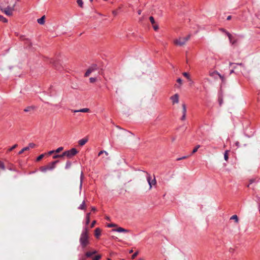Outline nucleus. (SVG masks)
<instances>
[{
    "instance_id": "f257e3e1",
    "label": "nucleus",
    "mask_w": 260,
    "mask_h": 260,
    "mask_svg": "<svg viewBox=\"0 0 260 260\" xmlns=\"http://www.w3.org/2000/svg\"><path fill=\"white\" fill-rule=\"evenodd\" d=\"M79 242L83 248H85L90 244L89 232L87 228H85L82 232L79 238Z\"/></svg>"
},
{
    "instance_id": "f03ea898",
    "label": "nucleus",
    "mask_w": 260,
    "mask_h": 260,
    "mask_svg": "<svg viewBox=\"0 0 260 260\" xmlns=\"http://www.w3.org/2000/svg\"><path fill=\"white\" fill-rule=\"evenodd\" d=\"M15 6V4H14L12 6H7V7H5V5L4 4L2 3L0 8L2 12H3L7 16H11L13 15V11H14V8Z\"/></svg>"
},
{
    "instance_id": "7ed1b4c3",
    "label": "nucleus",
    "mask_w": 260,
    "mask_h": 260,
    "mask_svg": "<svg viewBox=\"0 0 260 260\" xmlns=\"http://www.w3.org/2000/svg\"><path fill=\"white\" fill-rule=\"evenodd\" d=\"M190 36L188 35L185 37H180L174 40V43L177 46H182L184 45L189 40Z\"/></svg>"
},
{
    "instance_id": "20e7f679",
    "label": "nucleus",
    "mask_w": 260,
    "mask_h": 260,
    "mask_svg": "<svg viewBox=\"0 0 260 260\" xmlns=\"http://www.w3.org/2000/svg\"><path fill=\"white\" fill-rule=\"evenodd\" d=\"M58 162V160L51 162L45 166L41 167L40 170L42 172H46L47 171L52 170L55 168L56 164Z\"/></svg>"
},
{
    "instance_id": "39448f33",
    "label": "nucleus",
    "mask_w": 260,
    "mask_h": 260,
    "mask_svg": "<svg viewBox=\"0 0 260 260\" xmlns=\"http://www.w3.org/2000/svg\"><path fill=\"white\" fill-rule=\"evenodd\" d=\"M78 153V151L75 148H72L70 150L66 151L63 152V155L71 158Z\"/></svg>"
},
{
    "instance_id": "423d86ee",
    "label": "nucleus",
    "mask_w": 260,
    "mask_h": 260,
    "mask_svg": "<svg viewBox=\"0 0 260 260\" xmlns=\"http://www.w3.org/2000/svg\"><path fill=\"white\" fill-rule=\"evenodd\" d=\"M147 180L149 185V190L152 188L153 185H155L156 184V181L154 177L152 178L151 176L150 175H148L147 176Z\"/></svg>"
},
{
    "instance_id": "0eeeda50",
    "label": "nucleus",
    "mask_w": 260,
    "mask_h": 260,
    "mask_svg": "<svg viewBox=\"0 0 260 260\" xmlns=\"http://www.w3.org/2000/svg\"><path fill=\"white\" fill-rule=\"evenodd\" d=\"M235 69H239L240 71L243 73V74L246 75V72L248 73L249 72L246 71V67L242 63L236 64V66L234 67Z\"/></svg>"
},
{
    "instance_id": "6e6552de",
    "label": "nucleus",
    "mask_w": 260,
    "mask_h": 260,
    "mask_svg": "<svg viewBox=\"0 0 260 260\" xmlns=\"http://www.w3.org/2000/svg\"><path fill=\"white\" fill-rule=\"evenodd\" d=\"M209 75L215 79H217L218 77H219L222 81L223 80V76L219 74L217 71L210 72Z\"/></svg>"
},
{
    "instance_id": "1a4fd4ad",
    "label": "nucleus",
    "mask_w": 260,
    "mask_h": 260,
    "mask_svg": "<svg viewBox=\"0 0 260 260\" xmlns=\"http://www.w3.org/2000/svg\"><path fill=\"white\" fill-rule=\"evenodd\" d=\"M179 96L178 94L176 93L170 97V100L173 105L178 104L179 103Z\"/></svg>"
},
{
    "instance_id": "9d476101",
    "label": "nucleus",
    "mask_w": 260,
    "mask_h": 260,
    "mask_svg": "<svg viewBox=\"0 0 260 260\" xmlns=\"http://www.w3.org/2000/svg\"><path fill=\"white\" fill-rule=\"evenodd\" d=\"M112 231L113 232H117L118 233H127L129 232L128 230L125 229L121 227H118L116 229H113Z\"/></svg>"
},
{
    "instance_id": "9b49d317",
    "label": "nucleus",
    "mask_w": 260,
    "mask_h": 260,
    "mask_svg": "<svg viewBox=\"0 0 260 260\" xmlns=\"http://www.w3.org/2000/svg\"><path fill=\"white\" fill-rule=\"evenodd\" d=\"M73 112L74 113H77V112H84V113H86V112H89V109H88V108H83V109H81L80 110H73Z\"/></svg>"
},
{
    "instance_id": "f8f14e48",
    "label": "nucleus",
    "mask_w": 260,
    "mask_h": 260,
    "mask_svg": "<svg viewBox=\"0 0 260 260\" xmlns=\"http://www.w3.org/2000/svg\"><path fill=\"white\" fill-rule=\"evenodd\" d=\"M101 234V230L100 228H96L94 230V235L96 238H99Z\"/></svg>"
},
{
    "instance_id": "ddd939ff",
    "label": "nucleus",
    "mask_w": 260,
    "mask_h": 260,
    "mask_svg": "<svg viewBox=\"0 0 260 260\" xmlns=\"http://www.w3.org/2000/svg\"><path fill=\"white\" fill-rule=\"evenodd\" d=\"M45 16L44 15L41 18L37 20V22L40 24L43 25L45 23Z\"/></svg>"
},
{
    "instance_id": "4468645a",
    "label": "nucleus",
    "mask_w": 260,
    "mask_h": 260,
    "mask_svg": "<svg viewBox=\"0 0 260 260\" xmlns=\"http://www.w3.org/2000/svg\"><path fill=\"white\" fill-rule=\"evenodd\" d=\"M94 70V69L93 68H89L85 73V76L86 77H87L89 76V75Z\"/></svg>"
},
{
    "instance_id": "2eb2a0df",
    "label": "nucleus",
    "mask_w": 260,
    "mask_h": 260,
    "mask_svg": "<svg viewBox=\"0 0 260 260\" xmlns=\"http://www.w3.org/2000/svg\"><path fill=\"white\" fill-rule=\"evenodd\" d=\"M87 142V139H82L80 140L78 142V143L80 145L83 146Z\"/></svg>"
},
{
    "instance_id": "dca6fc26",
    "label": "nucleus",
    "mask_w": 260,
    "mask_h": 260,
    "mask_svg": "<svg viewBox=\"0 0 260 260\" xmlns=\"http://www.w3.org/2000/svg\"><path fill=\"white\" fill-rule=\"evenodd\" d=\"M96 253V250L93 251L92 252L88 251L85 253V256L87 257H90L92 255H93Z\"/></svg>"
},
{
    "instance_id": "f3484780",
    "label": "nucleus",
    "mask_w": 260,
    "mask_h": 260,
    "mask_svg": "<svg viewBox=\"0 0 260 260\" xmlns=\"http://www.w3.org/2000/svg\"><path fill=\"white\" fill-rule=\"evenodd\" d=\"M230 219H233V220H234L235 221L238 223V222H239V219H238V217L237 216V215H233L230 218Z\"/></svg>"
},
{
    "instance_id": "a211bd4d",
    "label": "nucleus",
    "mask_w": 260,
    "mask_h": 260,
    "mask_svg": "<svg viewBox=\"0 0 260 260\" xmlns=\"http://www.w3.org/2000/svg\"><path fill=\"white\" fill-rule=\"evenodd\" d=\"M90 213H88L86 215V224L88 225L90 222Z\"/></svg>"
},
{
    "instance_id": "6ab92c4d",
    "label": "nucleus",
    "mask_w": 260,
    "mask_h": 260,
    "mask_svg": "<svg viewBox=\"0 0 260 260\" xmlns=\"http://www.w3.org/2000/svg\"><path fill=\"white\" fill-rule=\"evenodd\" d=\"M85 208H86L85 202V201H83L82 204L79 207V209H81V210H84V209H85Z\"/></svg>"
},
{
    "instance_id": "aec40b11",
    "label": "nucleus",
    "mask_w": 260,
    "mask_h": 260,
    "mask_svg": "<svg viewBox=\"0 0 260 260\" xmlns=\"http://www.w3.org/2000/svg\"><path fill=\"white\" fill-rule=\"evenodd\" d=\"M229 152V150H226V151L224 152V159H225L226 161H228V159H229V156H228Z\"/></svg>"
},
{
    "instance_id": "412c9836",
    "label": "nucleus",
    "mask_w": 260,
    "mask_h": 260,
    "mask_svg": "<svg viewBox=\"0 0 260 260\" xmlns=\"http://www.w3.org/2000/svg\"><path fill=\"white\" fill-rule=\"evenodd\" d=\"M0 21L3 22H4V23H7L8 22V20L5 17H4V16H3L1 15H0Z\"/></svg>"
},
{
    "instance_id": "4be33fe9",
    "label": "nucleus",
    "mask_w": 260,
    "mask_h": 260,
    "mask_svg": "<svg viewBox=\"0 0 260 260\" xmlns=\"http://www.w3.org/2000/svg\"><path fill=\"white\" fill-rule=\"evenodd\" d=\"M34 109L32 107H27L24 109V111L25 112H30Z\"/></svg>"
},
{
    "instance_id": "5701e85b",
    "label": "nucleus",
    "mask_w": 260,
    "mask_h": 260,
    "mask_svg": "<svg viewBox=\"0 0 260 260\" xmlns=\"http://www.w3.org/2000/svg\"><path fill=\"white\" fill-rule=\"evenodd\" d=\"M29 149V147H24L21 150H20L19 152V154H21L22 153H23L25 151H27V150H28Z\"/></svg>"
},
{
    "instance_id": "b1692460",
    "label": "nucleus",
    "mask_w": 260,
    "mask_h": 260,
    "mask_svg": "<svg viewBox=\"0 0 260 260\" xmlns=\"http://www.w3.org/2000/svg\"><path fill=\"white\" fill-rule=\"evenodd\" d=\"M224 32H225V33L226 34V35L228 36L230 42H232V36L231 34H230L229 32L225 31V30H223Z\"/></svg>"
},
{
    "instance_id": "393cba45",
    "label": "nucleus",
    "mask_w": 260,
    "mask_h": 260,
    "mask_svg": "<svg viewBox=\"0 0 260 260\" xmlns=\"http://www.w3.org/2000/svg\"><path fill=\"white\" fill-rule=\"evenodd\" d=\"M224 32H225V33L226 34V35L228 36L230 42H232V36L231 34H230L229 32L225 31V30H223Z\"/></svg>"
},
{
    "instance_id": "a878e982",
    "label": "nucleus",
    "mask_w": 260,
    "mask_h": 260,
    "mask_svg": "<svg viewBox=\"0 0 260 260\" xmlns=\"http://www.w3.org/2000/svg\"><path fill=\"white\" fill-rule=\"evenodd\" d=\"M183 75L186 77L189 81H190L191 80V79H190V76L189 75V74L186 73V72H184L183 73Z\"/></svg>"
},
{
    "instance_id": "bb28decb",
    "label": "nucleus",
    "mask_w": 260,
    "mask_h": 260,
    "mask_svg": "<svg viewBox=\"0 0 260 260\" xmlns=\"http://www.w3.org/2000/svg\"><path fill=\"white\" fill-rule=\"evenodd\" d=\"M105 154L106 156H108V153L106 151H104V150H102L101 151L99 154H98V155L99 156H100L101 155H102V154Z\"/></svg>"
},
{
    "instance_id": "cd10ccee",
    "label": "nucleus",
    "mask_w": 260,
    "mask_h": 260,
    "mask_svg": "<svg viewBox=\"0 0 260 260\" xmlns=\"http://www.w3.org/2000/svg\"><path fill=\"white\" fill-rule=\"evenodd\" d=\"M182 112H183V114H186V106L184 104H182Z\"/></svg>"
},
{
    "instance_id": "c85d7f7f",
    "label": "nucleus",
    "mask_w": 260,
    "mask_h": 260,
    "mask_svg": "<svg viewBox=\"0 0 260 260\" xmlns=\"http://www.w3.org/2000/svg\"><path fill=\"white\" fill-rule=\"evenodd\" d=\"M200 147V145H198L196 146V147L193 149L192 150V154H193L194 153H196L198 149Z\"/></svg>"
},
{
    "instance_id": "c756f323",
    "label": "nucleus",
    "mask_w": 260,
    "mask_h": 260,
    "mask_svg": "<svg viewBox=\"0 0 260 260\" xmlns=\"http://www.w3.org/2000/svg\"><path fill=\"white\" fill-rule=\"evenodd\" d=\"M0 168L3 170H5V166L3 162L0 160Z\"/></svg>"
},
{
    "instance_id": "7c9ffc66",
    "label": "nucleus",
    "mask_w": 260,
    "mask_h": 260,
    "mask_svg": "<svg viewBox=\"0 0 260 260\" xmlns=\"http://www.w3.org/2000/svg\"><path fill=\"white\" fill-rule=\"evenodd\" d=\"M77 3L78 4V5L80 7H83V1L82 0H77Z\"/></svg>"
},
{
    "instance_id": "2f4dec72",
    "label": "nucleus",
    "mask_w": 260,
    "mask_h": 260,
    "mask_svg": "<svg viewBox=\"0 0 260 260\" xmlns=\"http://www.w3.org/2000/svg\"><path fill=\"white\" fill-rule=\"evenodd\" d=\"M64 156V155H63V153L61 154H59V155H54L53 156V158H61L62 157Z\"/></svg>"
},
{
    "instance_id": "473e14b6",
    "label": "nucleus",
    "mask_w": 260,
    "mask_h": 260,
    "mask_svg": "<svg viewBox=\"0 0 260 260\" xmlns=\"http://www.w3.org/2000/svg\"><path fill=\"white\" fill-rule=\"evenodd\" d=\"M101 258V255H97L92 258V260H99Z\"/></svg>"
},
{
    "instance_id": "72a5a7b5",
    "label": "nucleus",
    "mask_w": 260,
    "mask_h": 260,
    "mask_svg": "<svg viewBox=\"0 0 260 260\" xmlns=\"http://www.w3.org/2000/svg\"><path fill=\"white\" fill-rule=\"evenodd\" d=\"M63 149V148L62 147H59L55 150V153H59L60 151H61Z\"/></svg>"
},
{
    "instance_id": "f704fd0d",
    "label": "nucleus",
    "mask_w": 260,
    "mask_h": 260,
    "mask_svg": "<svg viewBox=\"0 0 260 260\" xmlns=\"http://www.w3.org/2000/svg\"><path fill=\"white\" fill-rule=\"evenodd\" d=\"M71 166V162L70 161H67L66 164V169H68L70 168Z\"/></svg>"
},
{
    "instance_id": "c9c22d12",
    "label": "nucleus",
    "mask_w": 260,
    "mask_h": 260,
    "mask_svg": "<svg viewBox=\"0 0 260 260\" xmlns=\"http://www.w3.org/2000/svg\"><path fill=\"white\" fill-rule=\"evenodd\" d=\"M152 25H153V29L155 31H156V30H157L158 29L159 27H158V24H157L156 23H154V24H153Z\"/></svg>"
},
{
    "instance_id": "e433bc0d",
    "label": "nucleus",
    "mask_w": 260,
    "mask_h": 260,
    "mask_svg": "<svg viewBox=\"0 0 260 260\" xmlns=\"http://www.w3.org/2000/svg\"><path fill=\"white\" fill-rule=\"evenodd\" d=\"M36 146V145L33 143H30L28 144V146L27 147H29L30 148H33Z\"/></svg>"
},
{
    "instance_id": "4c0bfd02",
    "label": "nucleus",
    "mask_w": 260,
    "mask_h": 260,
    "mask_svg": "<svg viewBox=\"0 0 260 260\" xmlns=\"http://www.w3.org/2000/svg\"><path fill=\"white\" fill-rule=\"evenodd\" d=\"M149 19H150V21L151 23H152V24L155 23L154 19L152 16L150 17Z\"/></svg>"
},
{
    "instance_id": "58836bf2",
    "label": "nucleus",
    "mask_w": 260,
    "mask_h": 260,
    "mask_svg": "<svg viewBox=\"0 0 260 260\" xmlns=\"http://www.w3.org/2000/svg\"><path fill=\"white\" fill-rule=\"evenodd\" d=\"M89 81L91 83H94L96 81V78L91 77L89 78Z\"/></svg>"
},
{
    "instance_id": "ea45409f",
    "label": "nucleus",
    "mask_w": 260,
    "mask_h": 260,
    "mask_svg": "<svg viewBox=\"0 0 260 260\" xmlns=\"http://www.w3.org/2000/svg\"><path fill=\"white\" fill-rule=\"evenodd\" d=\"M108 227L112 228V227H116L117 226V224L114 223H109L107 225Z\"/></svg>"
},
{
    "instance_id": "a19ab883",
    "label": "nucleus",
    "mask_w": 260,
    "mask_h": 260,
    "mask_svg": "<svg viewBox=\"0 0 260 260\" xmlns=\"http://www.w3.org/2000/svg\"><path fill=\"white\" fill-rule=\"evenodd\" d=\"M44 154H41L40 155H39L37 158V161H39L41 159H42L43 158V157H44Z\"/></svg>"
},
{
    "instance_id": "79ce46f5",
    "label": "nucleus",
    "mask_w": 260,
    "mask_h": 260,
    "mask_svg": "<svg viewBox=\"0 0 260 260\" xmlns=\"http://www.w3.org/2000/svg\"><path fill=\"white\" fill-rule=\"evenodd\" d=\"M138 251H136L135 252L132 256V258L134 259L135 257L138 255Z\"/></svg>"
},
{
    "instance_id": "37998d69",
    "label": "nucleus",
    "mask_w": 260,
    "mask_h": 260,
    "mask_svg": "<svg viewBox=\"0 0 260 260\" xmlns=\"http://www.w3.org/2000/svg\"><path fill=\"white\" fill-rule=\"evenodd\" d=\"M17 146V144H15L12 147H11L9 149V151H11L12 150H13V149H14L15 148H16V147Z\"/></svg>"
},
{
    "instance_id": "c03bdc74",
    "label": "nucleus",
    "mask_w": 260,
    "mask_h": 260,
    "mask_svg": "<svg viewBox=\"0 0 260 260\" xmlns=\"http://www.w3.org/2000/svg\"><path fill=\"white\" fill-rule=\"evenodd\" d=\"M86 256L85 255H82L80 258L79 259V260H86Z\"/></svg>"
},
{
    "instance_id": "a18cd8bd",
    "label": "nucleus",
    "mask_w": 260,
    "mask_h": 260,
    "mask_svg": "<svg viewBox=\"0 0 260 260\" xmlns=\"http://www.w3.org/2000/svg\"><path fill=\"white\" fill-rule=\"evenodd\" d=\"M95 223H96V221H95V220H93V221L92 222L91 224V228H93V227H94V225H95Z\"/></svg>"
},
{
    "instance_id": "49530a36",
    "label": "nucleus",
    "mask_w": 260,
    "mask_h": 260,
    "mask_svg": "<svg viewBox=\"0 0 260 260\" xmlns=\"http://www.w3.org/2000/svg\"><path fill=\"white\" fill-rule=\"evenodd\" d=\"M177 82L180 84V85H181L182 84V80L180 79V78H178L177 80Z\"/></svg>"
},
{
    "instance_id": "de8ad7c7",
    "label": "nucleus",
    "mask_w": 260,
    "mask_h": 260,
    "mask_svg": "<svg viewBox=\"0 0 260 260\" xmlns=\"http://www.w3.org/2000/svg\"><path fill=\"white\" fill-rule=\"evenodd\" d=\"M185 117H186V114H183V115L181 117V120H184L185 119Z\"/></svg>"
},
{
    "instance_id": "09e8293b",
    "label": "nucleus",
    "mask_w": 260,
    "mask_h": 260,
    "mask_svg": "<svg viewBox=\"0 0 260 260\" xmlns=\"http://www.w3.org/2000/svg\"><path fill=\"white\" fill-rule=\"evenodd\" d=\"M55 152V150H51V151H50L49 152H48V154H51Z\"/></svg>"
},
{
    "instance_id": "8fccbe9b",
    "label": "nucleus",
    "mask_w": 260,
    "mask_h": 260,
    "mask_svg": "<svg viewBox=\"0 0 260 260\" xmlns=\"http://www.w3.org/2000/svg\"><path fill=\"white\" fill-rule=\"evenodd\" d=\"M118 13V12L117 11H113V14L115 15H117Z\"/></svg>"
},
{
    "instance_id": "3c124183",
    "label": "nucleus",
    "mask_w": 260,
    "mask_h": 260,
    "mask_svg": "<svg viewBox=\"0 0 260 260\" xmlns=\"http://www.w3.org/2000/svg\"><path fill=\"white\" fill-rule=\"evenodd\" d=\"M231 18H232L231 16H229L227 17V20H230L231 19Z\"/></svg>"
},
{
    "instance_id": "603ef678",
    "label": "nucleus",
    "mask_w": 260,
    "mask_h": 260,
    "mask_svg": "<svg viewBox=\"0 0 260 260\" xmlns=\"http://www.w3.org/2000/svg\"><path fill=\"white\" fill-rule=\"evenodd\" d=\"M138 13L139 15H140L141 14V10H139L138 11Z\"/></svg>"
},
{
    "instance_id": "864d4df0",
    "label": "nucleus",
    "mask_w": 260,
    "mask_h": 260,
    "mask_svg": "<svg viewBox=\"0 0 260 260\" xmlns=\"http://www.w3.org/2000/svg\"><path fill=\"white\" fill-rule=\"evenodd\" d=\"M187 157H188V156H183V157H182V159H185V158H187Z\"/></svg>"
},
{
    "instance_id": "5fc2aeb1",
    "label": "nucleus",
    "mask_w": 260,
    "mask_h": 260,
    "mask_svg": "<svg viewBox=\"0 0 260 260\" xmlns=\"http://www.w3.org/2000/svg\"><path fill=\"white\" fill-rule=\"evenodd\" d=\"M91 210H92V211H95V210H96V209H95V207H92Z\"/></svg>"
},
{
    "instance_id": "6e6d98bb",
    "label": "nucleus",
    "mask_w": 260,
    "mask_h": 260,
    "mask_svg": "<svg viewBox=\"0 0 260 260\" xmlns=\"http://www.w3.org/2000/svg\"><path fill=\"white\" fill-rule=\"evenodd\" d=\"M181 159H182V157L177 158V160H178V161L180 160Z\"/></svg>"
},
{
    "instance_id": "4d7b16f0",
    "label": "nucleus",
    "mask_w": 260,
    "mask_h": 260,
    "mask_svg": "<svg viewBox=\"0 0 260 260\" xmlns=\"http://www.w3.org/2000/svg\"><path fill=\"white\" fill-rule=\"evenodd\" d=\"M233 72H234V70H231V72H230V74H232V73H233Z\"/></svg>"
},
{
    "instance_id": "13d9d810",
    "label": "nucleus",
    "mask_w": 260,
    "mask_h": 260,
    "mask_svg": "<svg viewBox=\"0 0 260 260\" xmlns=\"http://www.w3.org/2000/svg\"><path fill=\"white\" fill-rule=\"evenodd\" d=\"M252 180H251V181H250V183L248 185V187H249L250 184H251L252 183Z\"/></svg>"
},
{
    "instance_id": "bf43d9fd",
    "label": "nucleus",
    "mask_w": 260,
    "mask_h": 260,
    "mask_svg": "<svg viewBox=\"0 0 260 260\" xmlns=\"http://www.w3.org/2000/svg\"><path fill=\"white\" fill-rule=\"evenodd\" d=\"M138 260H144V259L143 258H140Z\"/></svg>"
},
{
    "instance_id": "052dcab7",
    "label": "nucleus",
    "mask_w": 260,
    "mask_h": 260,
    "mask_svg": "<svg viewBox=\"0 0 260 260\" xmlns=\"http://www.w3.org/2000/svg\"><path fill=\"white\" fill-rule=\"evenodd\" d=\"M233 64H234V63H231V62L230 63V65L231 66L232 65H233Z\"/></svg>"
},
{
    "instance_id": "680f3d73",
    "label": "nucleus",
    "mask_w": 260,
    "mask_h": 260,
    "mask_svg": "<svg viewBox=\"0 0 260 260\" xmlns=\"http://www.w3.org/2000/svg\"><path fill=\"white\" fill-rule=\"evenodd\" d=\"M133 250H131L129 251V253H132V252H133Z\"/></svg>"
},
{
    "instance_id": "e2e57ef3",
    "label": "nucleus",
    "mask_w": 260,
    "mask_h": 260,
    "mask_svg": "<svg viewBox=\"0 0 260 260\" xmlns=\"http://www.w3.org/2000/svg\"><path fill=\"white\" fill-rule=\"evenodd\" d=\"M90 2H92L93 0H89Z\"/></svg>"
},
{
    "instance_id": "0e129e2a",
    "label": "nucleus",
    "mask_w": 260,
    "mask_h": 260,
    "mask_svg": "<svg viewBox=\"0 0 260 260\" xmlns=\"http://www.w3.org/2000/svg\"><path fill=\"white\" fill-rule=\"evenodd\" d=\"M107 260H111V259L110 258H108Z\"/></svg>"
},
{
    "instance_id": "69168bd1",
    "label": "nucleus",
    "mask_w": 260,
    "mask_h": 260,
    "mask_svg": "<svg viewBox=\"0 0 260 260\" xmlns=\"http://www.w3.org/2000/svg\"><path fill=\"white\" fill-rule=\"evenodd\" d=\"M7 3H8V2H9V0H7Z\"/></svg>"
},
{
    "instance_id": "338daca9",
    "label": "nucleus",
    "mask_w": 260,
    "mask_h": 260,
    "mask_svg": "<svg viewBox=\"0 0 260 260\" xmlns=\"http://www.w3.org/2000/svg\"><path fill=\"white\" fill-rule=\"evenodd\" d=\"M259 211H260V205H259Z\"/></svg>"
}]
</instances>
